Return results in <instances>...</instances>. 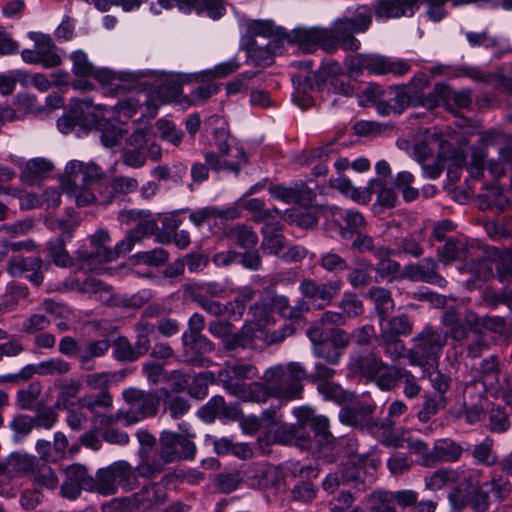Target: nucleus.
<instances>
[{
    "mask_svg": "<svg viewBox=\"0 0 512 512\" xmlns=\"http://www.w3.org/2000/svg\"><path fill=\"white\" fill-rule=\"evenodd\" d=\"M367 297L374 303L379 319L388 316L394 309V301L391 292L383 287H372L367 292Z\"/></svg>",
    "mask_w": 512,
    "mask_h": 512,
    "instance_id": "nucleus-42",
    "label": "nucleus"
},
{
    "mask_svg": "<svg viewBox=\"0 0 512 512\" xmlns=\"http://www.w3.org/2000/svg\"><path fill=\"white\" fill-rule=\"evenodd\" d=\"M136 341L135 349L140 357L144 356L151 348V336L155 334V325L141 319L135 324Z\"/></svg>",
    "mask_w": 512,
    "mask_h": 512,
    "instance_id": "nucleus-49",
    "label": "nucleus"
},
{
    "mask_svg": "<svg viewBox=\"0 0 512 512\" xmlns=\"http://www.w3.org/2000/svg\"><path fill=\"white\" fill-rule=\"evenodd\" d=\"M391 250L386 247H379L374 250V256L379 260L376 266V271L382 277H390L392 279H409L414 281L416 279V268L414 265H407L401 269L400 265L391 260L389 257Z\"/></svg>",
    "mask_w": 512,
    "mask_h": 512,
    "instance_id": "nucleus-19",
    "label": "nucleus"
},
{
    "mask_svg": "<svg viewBox=\"0 0 512 512\" xmlns=\"http://www.w3.org/2000/svg\"><path fill=\"white\" fill-rule=\"evenodd\" d=\"M435 92L439 94L442 101H445L448 104L452 102L458 108H466L472 102L470 89L456 91L445 85H437L435 87Z\"/></svg>",
    "mask_w": 512,
    "mask_h": 512,
    "instance_id": "nucleus-48",
    "label": "nucleus"
},
{
    "mask_svg": "<svg viewBox=\"0 0 512 512\" xmlns=\"http://www.w3.org/2000/svg\"><path fill=\"white\" fill-rule=\"evenodd\" d=\"M98 110L99 115L89 113L91 119L88 120L86 127L89 129L95 128L98 130H102V144L108 148L113 147L122 138L123 134L125 133V130L121 127L110 125L108 122L104 121L106 114H108V110L106 108L99 107Z\"/></svg>",
    "mask_w": 512,
    "mask_h": 512,
    "instance_id": "nucleus-26",
    "label": "nucleus"
},
{
    "mask_svg": "<svg viewBox=\"0 0 512 512\" xmlns=\"http://www.w3.org/2000/svg\"><path fill=\"white\" fill-rule=\"evenodd\" d=\"M138 477L137 467L124 460L115 461L97 471L94 489L104 496L116 494L119 488L131 491L138 486Z\"/></svg>",
    "mask_w": 512,
    "mask_h": 512,
    "instance_id": "nucleus-5",
    "label": "nucleus"
},
{
    "mask_svg": "<svg viewBox=\"0 0 512 512\" xmlns=\"http://www.w3.org/2000/svg\"><path fill=\"white\" fill-rule=\"evenodd\" d=\"M270 195L285 203H310L314 197L313 191L305 184H295L286 187L283 185H272L269 187Z\"/></svg>",
    "mask_w": 512,
    "mask_h": 512,
    "instance_id": "nucleus-28",
    "label": "nucleus"
},
{
    "mask_svg": "<svg viewBox=\"0 0 512 512\" xmlns=\"http://www.w3.org/2000/svg\"><path fill=\"white\" fill-rule=\"evenodd\" d=\"M261 249L268 254L279 255L285 248L282 226L278 222H266L262 227Z\"/></svg>",
    "mask_w": 512,
    "mask_h": 512,
    "instance_id": "nucleus-35",
    "label": "nucleus"
},
{
    "mask_svg": "<svg viewBox=\"0 0 512 512\" xmlns=\"http://www.w3.org/2000/svg\"><path fill=\"white\" fill-rule=\"evenodd\" d=\"M238 216L239 212L234 207L221 209L215 206H207L193 211L190 214L189 219L195 226L200 227L203 224L210 222L211 220H233Z\"/></svg>",
    "mask_w": 512,
    "mask_h": 512,
    "instance_id": "nucleus-36",
    "label": "nucleus"
},
{
    "mask_svg": "<svg viewBox=\"0 0 512 512\" xmlns=\"http://www.w3.org/2000/svg\"><path fill=\"white\" fill-rule=\"evenodd\" d=\"M345 64L352 75H359L366 70L370 74L384 75L392 73L402 76L412 67L411 62L379 54H356L349 56L346 58Z\"/></svg>",
    "mask_w": 512,
    "mask_h": 512,
    "instance_id": "nucleus-6",
    "label": "nucleus"
},
{
    "mask_svg": "<svg viewBox=\"0 0 512 512\" xmlns=\"http://www.w3.org/2000/svg\"><path fill=\"white\" fill-rule=\"evenodd\" d=\"M331 184L342 194H344L347 197H350L354 201L360 203H368L370 200V195L368 194V191L354 187L351 181L344 176H339L337 178L332 179Z\"/></svg>",
    "mask_w": 512,
    "mask_h": 512,
    "instance_id": "nucleus-52",
    "label": "nucleus"
},
{
    "mask_svg": "<svg viewBox=\"0 0 512 512\" xmlns=\"http://www.w3.org/2000/svg\"><path fill=\"white\" fill-rule=\"evenodd\" d=\"M295 85V92L293 94V101L300 108L306 109L313 104V98L310 95L314 91V79L310 76H298L293 79Z\"/></svg>",
    "mask_w": 512,
    "mask_h": 512,
    "instance_id": "nucleus-44",
    "label": "nucleus"
},
{
    "mask_svg": "<svg viewBox=\"0 0 512 512\" xmlns=\"http://www.w3.org/2000/svg\"><path fill=\"white\" fill-rule=\"evenodd\" d=\"M287 40L305 53L314 52L318 48L328 53H334L339 47L347 51H357L360 48V41L346 35L341 22H333L330 28L297 27L287 34Z\"/></svg>",
    "mask_w": 512,
    "mask_h": 512,
    "instance_id": "nucleus-2",
    "label": "nucleus"
},
{
    "mask_svg": "<svg viewBox=\"0 0 512 512\" xmlns=\"http://www.w3.org/2000/svg\"><path fill=\"white\" fill-rule=\"evenodd\" d=\"M228 238L243 249L253 248L258 243L257 234L246 225H236L227 232Z\"/></svg>",
    "mask_w": 512,
    "mask_h": 512,
    "instance_id": "nucleus-51",
    "label": "nucleus"
},
{
    "mask_svg": "<svg viewBox=\"0 0 512 512\" xmlns=\"http://www.w3.org/2000/svg\"><path fill=\"white\" fill-rule=\"evenodd\" d=\"M185 434H179L164 430L159 436V457L151 458L147 449L140 451V461L137 465L138 474L147 479H152L160 474L165 465L181 460L195 458L196 445L191 440L194 434L184 430Z\"/></svg>",
    "mask_w": 512,
    "mask_h": 512,
    "instance_id": "nucleus-1",
    "label": "nucleus"
},
{
    "mask_svg": "<svg viewBox=\"0 0 512 512\" xmlns=\"http://www.w3.org/2000/svg\"><path fill=\"white\" fill-rule=\"evenodd\" d=\"M35 457L25 452H13L6 461L9 478L34 472Z\"/></svg>",
    "mask_w": 512,
    "mask_h": 512,
    "instance_id": "nucleus-40",
    "label": "nucleus"
},
{
    "mask_svg": "<svg viewBox=\"0 0 512 512\" xmlns=\"http://www.w3.org/2000/svg\"><path fill=\"white\" fill-rule=\"evenodd\" d=\"M381 346L384 353L392 359L408 358L411 365L416 364V358L411 350H406L404 343L399 339L393 337L392 339L380 338Z\"/></svg>",
    "mask_w": 512,
    "mask_h": 512,
    "instance_id": "nucleus-50",
    "label": "nucleus"
},
{
    "mask_svg": "<svg viewBox=\"0 0 512 512\" xmlns=\"http://www.w3.org/2000/svg\"><path fill=\"white\" fill-rule=\"evenodd\" d=\"M122 397L128 408L117 411L115 420H124L129 425L155 416L158 411L160 400L154 392L130 387L123 390Z\"/></svg>",
    "mask_w": 512,
    "mask_h": 512,
    "instance_id": "nucleus-7",
    "label": "nucleus"
},
{
    "mask_svg": "<svg viewBox=\"0 0 512 512\" xmlns=\"http://www.w3.org/2000/svg\"><path fill=\"white\" fill-rule=\"evenodd\" d=\"M365 472L361 467H355L351 471L348 467L339 476L337 473L329 474L323 481V488L333 493L341 483L362 482Z\"/></svg>",
    "mask_w": 512,
    "mask_h": 512,
    "instance_id": "nucleus-43",
    "label": "nucleus"
},
{
    "mask_svg": "<svg viewBox=\"0 0 512 512\" xmlns=\"http://www.w3.org/2000/svg\"><path fill=\"white\" fill-rule=\"evenodd\" d=\"M110 242L109 233L106 230H98L91 237V248L88 251H78V260L82 263V269L93 271L97 268L98 264L115 260L120 256V251L117 245L114 249H109L106 244Z\"/></svg>",
    "mask_w": 512,
    "mask_h": 512,
    "instance_id": "nucleus-11",
    "label": "nucleus"
},
{
    "mask_svg": "<svg viewBox=\"0 0 512 512\" xmlns=\"http://www.w3.org/2000/svg\"><path fill=\"white\" fill-rule=\"evenodd\" d=\"M52 168V163L44 158L31 159L26 163L24 170L21 172V179L26 183H32L35 178L50 172Z\"/></svg>",
    "mask_w": 512,
    "mask_h": 512,
    "instance_id": "nucleus-54",
    "label": "nucleus"
},
{
    "mask_svg": "<svg viewBox=\"0 0 512 512\" xmlns=\"http://www.w3.org/2000/svg\"><path fill=\"white\" fill-rule=\"evenodd\" d=\"M43 262L38 257H13L9 261L8 273L12 277L25 276L33 285L39 286L43 282Z\"/></svg>",
    "mask_w": 512,
    "mask_h": 512,
    "instance_id": "nucleus-22",
    "label": "nucleus"
},
{
    "mask_svg": "<svg viewBox=\"0 0 512 512\" xmlns=\"http://www.w3.org/2000/svg\"><path fill=\"white\" fill-rule=\"evenodd\" d=\"M296 416L302 425H309L314 431L320 441H324L327 445L332 444L335 438L329 431V420L323 415H315L314 412L308 408L295 410Z\"/></svg>",
    "mask_w": 512,
    "mask_h": 512,
    "instance_id": "nucleus-30",
    "label": "nucleus"
},
{
    "mask_svg": "<svg viewBox=\"0 0 512 512\" xmlns=\"http://www.w3.org/2000/svg\"><path fill=\"white\" fill-rule=\"evenodd\" d=\"M276 43L269 41L264 47L252 44L248 49V56L255 65H270L272 63V55L275 53Z\"/></svg>",
    "mask_w": 512,
    "mask_h": 512,
    "instance_id": "nucleus-63",
    "label": "nucleus"
},
{
    "mask_svg": "<svg viewBox=\"0 0 512 512\" xmlns=\"http://www.w3.org/2000/svg\"><path fill=\"white\" fill-rule=\"evenodd\" d=\"M158 229L157 223L154 220H144L138 223L136 228L130 231L124 240L117 243V249L120 255L130 252L136 243L152 234Z\"/></svg>",
    "mask_w": 512,
    "mask_h": 512,
    "instance_id": "nucleus-37",
    "label": "nucleus"
},
{
    "mask_svg": "<svg viewBox=\"0 0 512 512\" xmlns=\"http://www.w3.org/2000/svg\"><path fill=\"white\" fill-rule=\"evenodd\" d=\"M277 427L273 431V440L276 443L284 445H297L300 447H307L310 443V437L302 432V424L288 425L284 423L276 424Z\"/></svg>",
    "mask_w": 512,
    "mask_h": 512,
    "instance_id": "nucleus-32",
    "label": "nucleus"
},
{
    "mask_svg": "<svg viewBox=\"0 0 512 512\" xmlns=\"http://www.w3.org/2000/svg\"><path fill=\"white\" fill-rule=\"evenodd\" d=\"M156 129L159 137L174 146H179L184 138V132L175 123L166 119L156 121Z\"/></svg>",
    "mask_w": 512,
    "mask_h": 512,
    "instance_id": "nucleus-55",
    "label": "nucleus"
},
{
    "mask_svg": "<svg viewBox=\"0 0 512 512\" xmlns=\"http://www.w3.org/2000/svg\"><path fill=\"white\" fill-rule=\"evenodd\" d=\"M92 77L98 81L105 93L112 96L126 93L134 83L132 74L118 73L108 68L95 69Z\"/></svg>",
    "mask_w": 512,
    "mask_h": 512,
    "instance_id": "nucleus-17",
    "label": "nucleus"
},
{
    "mask_svg": "<svg viewBox=\"0 0 512 512\" xmlns=\"http://www.w3.org/2000/svg\"><path fill=\"white\" fill-rule=\"evenodd\" d=\"M344 319L354 318L363 313L362 301L351 292H345L338 304Z\"/></svg>",
    "mask_w": 512,
    "mask_h": 512,
    "instance_id": "nucleus-62",
    "label": "nucleus"
},
{
    "mask_svg": "<svg viewBox=\"0 0 512 512\" xmlns=\"http://www.w3.org/2000/svg\"><path fill=\"white\" fill-rule=\"evenodd\" d=\"M42 391L40 382H32L26 388L17 392L16 403L18 407L25 410H32L35 401L38 399Z\"/></svg>",
    "mask_w": 512,
    "mask_h": 512,
    "instance_id": "nucleus-60",
    "label": "nucleus"
},
{
    "mask_svg": "<svg viewBox=\"0 0 512 512\" xmlns=\"http://www.w3.org/2000/svg\"><path fill=\"white\" fill-rule=\"evenodd\" d=\"M416 0H377L374 5V14L377 21L413 16Z\"/></svg>",
    "mask_w": 512,
    "mask_h": 512,
    "instance_id": "nucleus-24",
    "label": "nucleus"
},
{
    "mask_svg": "<svg viewBox=\"0 0 512 512\" xmlns=\"http://www.w3.org/2000/svg\"><path fill=\"white\" fill-rule=\"evenodd\" d=\"M78 405L87 409L93 416V421L98 422V418L102 413L113 407V397L108 391H100V393L86 394L78 399Z\"/></svg>",
    "mask_w": 512,
    "mask_h": 512,
    "instance_id": "nucleus-34",
    "label": "nucleus"
},
{
    "mask_svg": "<svg viewBox=\"0 0 512 512\" xmlns=\"http://www.w3.org/2000/svg\"><path fill=\"white\" fill-rule=\"evenodd\" d=\"M372 412L370 405L356 403L349 407H344L339 413L340 421L350 426L361 425L366 421Z\"/></svg>",
    "mask_w": 512,
    "mask_h": 512,
    "instance_id": "nucleus-46",
    "label": "nucleus"
},
{
    "mask_svg": "<svg viewBox=\"0 0 512 512\" xmlns=\"http://www.w3.org/2000/svg\"><path fill=\"white\" fill-rule=\"evenodd\" d=\"M174 5L184 13L195 11L197 14H206L214 20L221 18L225 13L222 0H158L157 4L151 3L150 10L154 14H159L160 8L169 9Z\"/></svg>",
    "mask_w": 512,
    "mask_h": 512,
    "instance_id": "nucleus-12",
    "label": "nucleus"
},
{
    "mask_svg": "<svg viewBox=\"0 0 512 512\" xmlns=\"http://www.w3.org/2000/svg\"><path fill=\"white\" fill-rule=\"evenodd\" d=\"M113 348V357L122 362H134L140 358L139 353L135 349L127 337L120 336L111 344Z\"/></svg>",
    "mask_w": 512,
    "mask_h": 512,
    "instance_id": "nucleus-53",
    "label": "nucleus"
},
{
    "mask_svg": "<svg viewBox=\"0 0 512 512\" xmlns=\"http://www.w3.org/2000/svg\"><path fill=\"white\" fill-rule=\"evenodd\" d=\"M456 477V470L438 469L424 478L425 488L433 492L438 491L448 483L454 482Z\"/></svg>",
    "mask_w": 512,
    "mask_h": 512,
    "instance_id": "nucleus-56",
    "label": "nucleus"
},
{
    "mask_svg": "<svg viewBox=\"0 0 512 512\" xmlns=\"http://www.w3.org/2000/svg\"><path fill=\"white\" fill-rule=\"evenodd\" d=\"M465 160L464 148H451L450 144L438 138L431 137L421 147L418 145V162H421L424 175L431 179L441 174L446 161L449 178L457 181L458 170L464 166Z\"/></svg>",
    "mask_w": 512,
    "mask_h": 512,
    "instance_id": "nucleus-3",
    "label": "nucleus"
},
{
    "mask_svg": "<svg viewBox=\"0 0 512 512\" xmlns=\"http://www.w3.org/2000/svg\"><path fill=\"white\" fill-rule=\"evenodd\" d=\"M320 210L327 228L337 232L342 239L352 238L366 225L364 216L357 210H343L332 205L322 206Z\"/></svg>",
    "mask_w": 512,
    "mask_h": 512,
    "instance_id": "nucleus-9",
    "label": "nucleus"
},
{
    "mask_svg": "<svg viewBox=\"0 0 512 512\" xmlns=\"http://www.w3.org/2000/svg\"><path fill=\"white\" fill-rule=\"evenodd\" d=\"M342 281L333 280L326 283H317L311 279H305L300 283L301 293L314 301H321L319 306L328 305L341 291Z\"/></svg>",
    "mask_w": 512,
    "mask_h": 512,
    "instance_id": "nucleus-20",
    "label": "nucleus"
},
{
    "mask_svg": "<svg viewBox=\"0 0 512 512\" xmlns=\"http://www.w3.org/2000/svg\"><path fill=\"white\" fill-rule=\"evenodd\" d=\"M65 480L61 486V493L69 499H76L83 489L94 488L95 480L87 474L83 465L72 464L65 469Z\"/></svg>",
    "mask_w": 512,
    "mask_h": 512,
    "instance_id": "nucleus-16",
    "label": "nucleus"
},
{
    "mask_svg": "<svg viewBox=\"0 0 512 512\" xmlns=\"http://www.w3.org/2000/svg\"><path fill=\"white\" fill-rule=\"evenodd\" d=\"M254 336L249 328L243 327L240 331L229 334L223 341L224 349L227 351H235L239 348L245 349L253 347Z\"/></svg>",
    "mask_w": 512,
    "mask_h": 512,
    "instance_id": "nucleus-57",
    "label": "nucleus"
},
{
    "mask_svg": "<svg viewBox=\"0 0 512 512\" xmlns=\"http://www.w3.org/2000/svg\"><path fill=\"white\" fill-rule=\"evenodd\" d=\"M29 38L35 44L40 64L43 67L54 68L61 64V57L58 55L56 46L50 36L38 32H30Z\"/></svg>",
    "mask_w": 512,
    "mask_h": 512,
    "instance_id": "nucleus-29",
    "label": "nucleus"
},
{
    "mask_svg": "<svg viewBox=\"0 0 512 512\" xmlns=\"http://www.w3.org/2000/svg\"><path fill=\"white\" fill-rule=\"evenodd\" d=\"M101 175V169L93 163H84L71 160L67 163L62 175L63 187H71L79 184L91 185Z\"/></svg>",
    "mask_w": 512,
    "mask_h": 512,
    "instance_id": "nucleus-15",
    "label": "nucleus"
},
{
    "mask_svg": "<svg viewBox=\"0 0 512 512\" xmlns=\"http://www.w3.org/2000/svg\"><path fill=\"white\" fill-rule=\"evenodd\" d=\"M359 369L368 378L374 380L382 390L390 389L396 381V370L373 355L362 357L358 362Z\"/></svg>",
    "mask_w": 512,
    "mask_h": 512,
    "instance_id": "nucleus-14",
    "label": "nucleus"
},
{
    "mask_svg": "<svg viewBox=\"0 0 512 512\" xmlns=\"http://www.w3.org/2000/svg\"><path fill=\"white\" fill-rule=\"evenodd\" d=\"M199 413L207 422H212L215 418L235 420L240 416V409L238 404L226 403L222 396H214Z\"/></svg>",
    "mask_w": 512,
    "mask_h": 512,
    "instance_id": "nucleus-25",
    "label": "nucleus"
},
{
    "mask_svg": "<svg viewBox=\"0 0 512 512\" xmlns=\"http://www.w3.org/2000/svg\"><path fill=\"white\" fill-rule=\"evenodd\" d=\"M191 299L202 310L211 316L220 317L228 315L230 317V309L228 303L223 304L215 300V298H206L201 295L192 296Z\"/></svg>",
    "mask_w": 512,
    "mask_h": 512,
    "instance_id": "nucleus-58",
    "label": "nucleus"
},
{
    "mask_svg": "<svg viewBox=\"0 0 512 512\" xmlns=\"http://www.w3.org/2000/svg\"><path fill=\"white\" fill-rule=\"evenodd\" d=\"M511 492V484L501 475H493L490 481L468 494L452 492L449 495L452 512H462L469 505L474 512H486L492 499L502 501Z\"/></svg>",
    "mask_w": 512,
    "mask_h": 512,
    "instance_id": "nucleus-4",
    "label": "nucleus"
},
{
    "mask_svg": "<svg viewBox=\"0 0 512 512\" xmlns=\"http://www.w3.org/2000/svg\"><path fill=\"white\" fill-rule=\"evenodd\" d=\"M493 446V440L486 437L482 442L468 448L466 451L473 457L477 464L490 467L498 462V457L493 450Z\"/></svg>",
    "mask_w": 512,
    "mask_h": 512,
    "instance_id": "nucleus-41",
    "label": "nucleus"
},
{
    "mask_svg": "<svg viewBox=\"0 0 512 512\" xmlns=\"http://www.w3.org/2000/svg\"><path fill=\"white\" fill-rule=\"evenodd\" d=\"M438 461L455 462L460 459L463 448L451 440H439L435 443Z\"/></svg>",
    "mask_w": 512,
    "mask_h": 512,
    "instance_id": "nucleus-59",
    "label": "nucleus"
},
{
    "mask_svg": "<svg viewBox=\"0 0 512 512\" xmlns=\"http://www.w3.org/2000/svg\"><path fill=\"white\" fill-rule=\"evenodd\" d=\"M380 338H400L410 334L413 330V321L406 315L401 314L394 317L384 316L379 319Z\"/></svg>",
    "mask_w": 512,
    "mask_h": 512,
    "instance_id": "nucleus-31",
    "label": "nucleus"
},
{
    "mask_svg": "<svg viewBox=\"0 0 512 512\" xmlns=\"http://www.w3.org/2000/svg\"><path fill=\"white\" fill-rule=\"evenodd\" d=\"M454 482L457 484V487L453 492L468 494L483 484L481 483L482 471L478 469L457 471V477Z\"/></svg>",
    "mask_w": 512,
    "mask_h": 512,
    "instance_id": "nucleus-45",
    "label": "nucleus"
},
{
    "mask_svg": "<svg viewBox=\"0 0 512 512\" xmlns=\"http://www.w3.org/2000/svg\"><path fill=\"white\" fill-rule=\"evenodd\" d=\"M285 392L286 391H284L277 382L265 380L264 382L254 381L246 384L243 391L236 397L245 402L265 403L271 397L284 400V396H289V394Z\"/></svg>",
    "mask_w": 512,
    "mask_h": 512,
    "instance_id": "nucleus-18",
    "label": "nucleus"
},
{
    "mask_svg": "<svg viewBox=\"0 0 512 512\" xmlns=\"http://www.w3.org/2000/svg\"><path fill=\"white\" fill-rule=\"evenodd\" d=\"M215 141L218 153L222 158L239 160V167L246 162V156L243 148L235 144L233 140H230L225 130L215 132Z\"/></svg>",
    "mask_w": 512,
    "mask_h": 512,
    "instance_id": "nucleus-39",
    "label": "nucleus"
},
{
    "mask_svg": "<svg viewBox=\"0 0 512 512\" xmlns=\"http://www.w3.org/2000/svg\"><path fill=\"white\" fill-rule=\"evenodd\" d=\"M419 341L423 346L428 345L427 363L429 367L425 368L423 379L427 376L428 380L437 391L444 392L448 388V378L433 365L435 362L434 356L444 344L443 338L440 334L433 332L418 338V342Z\"/></svg>",
    "mask_w": 512,
    "mask_h": 512,
    "instance_id": "nucleus-13",
    "label": "nucleus"
},
{
    "mask_svg": "<svg viewBox=\"0 0 512 512\" xmlns=\"http://www.w3.org/2000/svg\"><path fill=\"white\" fill-rule=\"evenodd\" d=\"M110 347L111 343L108 339L90 341L84 346H81L77 356L81 368L90 369L93 360L103 357L109 351Z\"/></svg>",
    "mask_w": 512,
    "mask_h": 512,
    "instance_id": "nucleus-38",
    "label": "nucleus"
},
{
    "mask_svg": "<svg viewBox=\"0 0 512 512\" xmlns=\"http://www.w3.org/2000/svg\"><path fill=\"white\" fill-rule=\"evenodd\" d=\"M276 470L266 463H252L242 470V480L253 488H263L273 484Z\"/></svg>",
    "mask_w": 512,
    "mask_h": 512,
    "instance_id": "nucleus-27",
    "label": "nucleus"
},
{
    "mask_svg": "<svg viewBox=\"0 0 512 512\" xmlns=\"http://www.w3.org/2000/svg\"><path fill=\"white\" fill-rule=\"evenodd\" d=\"M258 369L250 364L240 360L227 362L225 366L219 370L217 380L232 396H237L246 386L245 381L257 378Z\"/></svg>",
    "mask_w": 512,
    "mask_h": 512,
    "instance_id": "nucleus-10",
    "label": "nucleus"
},
{
    "mask_svg": "<svg viewBox=\"0 0 512 512\" xmlns=\"http://www.w3.org/2000/svg\"><path fill=\"white\" fill-rule=\"evenodd\" d=\"M369 193L377 195V202L386 208L394 207L397 201L395 192L380 181H371L368 188Z\"/></svg>",
    "mask_w": 512,
    "mask_h": 512,
    "instance_id": "nucleus-64",
    "label": "nucleus"
},
{
    "mask_svg": "<svg viewBox=\"0 0 512 512\" xmlns=\"http://www.w3.org/2000/svg\"><path fill=\"white\" fill-rule=\"evenodd\" d=\"M306 378L304 367L297 362H291L287 368L275 365L265 370L262 379L277 382L289 396H284L285 401L300 399L303 393L301 381Z\"/></svg>",
    "mask_w": 512,
    "mask_h": 512,
    "instance_id": "nucleus-8",
    "label": "nucleus"
},
{
    "mask_svg": "<svg viewBox=\"0 0 512 512\" xmlns=\"http://www.w3.org/2000/svg\"><path fill=\"white\" fill-rule=\"evenodd\" d=\"M182 343L185 348L187 361L199 366H208L211 361L203 355L214 350V344L202 334L188 335L185 332L182 335Z\"/></svg>",
    "mask_w": 512,
    "mask_h": 512,
    "instance_id": "nucleus-21",
    "label": "nucleus"
},
{
    "mask_svg": "<svg viewBox=\"0 0 512 512\" xmlns=\"http://www.w3.org/2000/svg\"><path fill=\"white\" fill-rule=\"evenodd\" d=\"M165 500L166 492L157 484L144 486L140 491L127 498L130 506L143 512L159 508Z\"/></svg>",
    "mask_w": 512,
    "mask_h": 512,
    "instance_id": "nucleus-23",
    "label": "nucleus"
},
{
    "mask_svg": "<svg viewBox=\"0 0 512 512\" xmlns=\"http://www.w3.org/2000/svg\"><path fill=\"white\" fill-rule=\"evenodd\" d=\"M335 22H341L345 34L354 37V33H362L369 28L372 22V12L368 6H360L351 16H345Z\"/></svg>",
    "mask_w": 512,
    "mask_h": 512,
    "instance_id": "nucleus-33",
    "label": "nucleus"
},
{
    "mask_svg": "<svg viewBox=\"0 0 512 512\" xmlns=\"http://www.w3.org/2000/svg\"><path fill=\"white\" fill-rule=\"evenodd\" d=\"M204 158L208 167L213 171L228 170L237 173L240 170L239 160L222 158L218 152H206Z\"/></svg>",
    "mask_w": 512,
    "mask_h": 512,
    "instance_id": "nucleus-61",
    "label": "nucleus"
},
{
    "mask_svg": "<svg viewBox=\"0 0 512 512\" xmlns=\"http://www.w3.org/2000/svg\"><path fill=\"white\" fill-rule=\"evenodd\" d=\"M318 264L326 272L339 275L349 269V264L339 253L334 249L325 251L320 254Z\"/></svg>",
    "mask_w": 512,
    "mask_h": 512,
    "instance_id": "nucleus-47",
    "label": "nucleus"
}]
</instances>
